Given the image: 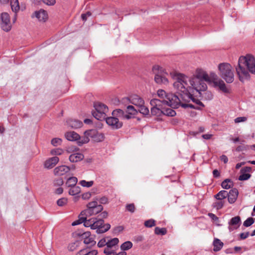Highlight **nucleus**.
Wrapping results in <instances>:
<instances>
[{
  "instance_id": "obj_1",
  "label": "nucleus",
  "mask_w": 255,
  "mask_h": 255,
  "mask_svg": "<svg viewBox=\"0 0 255 255\" xmlns=\"http://www.w3.org/2000/svg\"><path fill=\"white\" fill-rule=\"evenodd\" d=\"M236 69L241 81L249 79L250 77L249 73L255 74V57L251 54L241 56Z\"/></svg>"
},
{
  "instance_id": "obj_2",
  "label": "nucleus",
  "mask_w": 255,
  "mask_h": 255,
  "mask_svg": "<svg viewBox=\"0 0 255 255\" xmlns=\"http://www.w3.org/2000/svg\"><path fill=\"white\" fill-rule=\"evenodd\" d=\"M171 77L175 82L173 87L177 92L180 95L182 99H185V97H192L190 94V90L193 88L190 84V79L187 76L177 72L170 73Z\"/></svg>"
},
{
  "instance_id": "obj_3",
  "label": "nucleus",
  "mask_w": 255,
  "mask_h": 255,
  "mask_svg": "<svg viewBox=\"0 0 255 255\" xmlns=\"http://www.w3.org/2000/svg\"><path fill=\"white\" fill-rule=\"evenodd\" d=\"M190 79L191 86L199 94H201L200 92L205 91L207 89L205 82H210L208 74L201 69H197L195 75Z\"/></svg>"
},
{
  "instance_id": "obj_4",
  "label": "nucleus",
  "mask_w": 255,
  "mask_h": 255,
  "mask_svg": "<svg viewBox=\"0 0 255 255\" xmlns=\"http://www.w3.org/2000/svg\"><path fill=\"white\" fill-rule=\"evenodd\" d=\"M82 222L86 227H90L92 230H97V234H102L108 231L111 227L109 224L104 225V221L102 219H99L96 218H92L87 220V218H82Z\"/></svg>"
},
{
  "instance_id": "obj_5",
  "label": "nucleus",
  "mask_w": 255,
  "mask_h": 255,
  "mask_svg": "<svg viewBox=\"0 0 255 255\" xmlns=\"http://www.w3.org/2000/svg\"><path fill=\"white\" fill-rule=\"evenodd\" d=\"M157 96L160 98L158 99L162 102V104L166 105L173 108H177L181 103L180 98L172 94H167L163 90L160 89L157 92Z\"/></svg>"
},
{
  "instance_id": "obj_6",
  "label": "nucleus",
  "mask_w": 255,
  "mask_h": 255,
  "mask_svg": "<svg viewBox=\"0 0 255 255\" xmlns=\"http://www.w3.org/2000/svg\"><path fill=\"white\" fill-rule=\"evenodd\" d=\"M219 74L227 83H232L234 80L233 68L228 63H222L218 65Z\"/></svg>"
},
{
  "instance_id": "obj_7",
  "label": "nucleus",
  "mask_w": 255,
  "mask_h": 255,
  "mask_svg": "<svg viewBox=\"0 0 255 255\" xmlns=\"http://www.w3.org/2000/svg\"><path fill=\"white\" fill-rule=\"evenodd\" d=\"M91 138L95 142H101L104 140L105 136L104 134L98 132L95 129H90L85 131L84 135L82 139L79 141V145L88 143Z\"/></svg>"
},
{
  "instance_id": "obj_8",
  "label": "nucleus",
  "mask_w": 255,
  "mask_h": 255,
  "mask_svg": "<svg viewBox=\"0 0 255 255\" xmlns=\"http://www.w3.org/2000/svg\"><path fill=\"white\" fill-rule=\"evenodd\" d=\"M94 107L95 111L93 112V116L99 121L105 120L108 112V107L103 103H96L94 104Z\"/></svg>"
},
{
  "instance_id": "obj_9",
  "label": "nucleus",
  "mask_w": 255,
  "mask_h": 255,
  "mask_svg": "<svg viewBox=\"0 0 255 255\" xmlns=\"http://www.w3.org/2000/svg\"><path fill=\"white\" fill-rule=\"evenodd\" d=\"M152 70L155 73L154 81L157 84L167 85L168 83V80L165 76L167 73L162 67L155 65L153 67Z\"/></svg>"
},
{
  "instance_id": "obj_10",
  "label": "nucleus",
  "mask_w": 255,
  "mask_h": 255,
  "mask_svg": "<svg viewBox=\"0 0 255 255\" xmlns=\"http://www.w3.org/2000/svg\"><path fill=\"white\" fill-rule=\"evenodd\" d=\"M103 209V206L94 200L87 204V209L84 212L86 216H90L101 213Z\"/></svg>"
},
{
  "instance_id": "obj_11",
  "label": "nucleus",
  "mask_w": 255,
  "mask_h": 255,
  "mask_svg": "<svg viewBox=\"0 0 255 255\" xmlns=\"http://www.w3.org/2000/svg\"><path fill=\"white\" fill-rule=\"evenodd\" d=\"M162 102H165L162 101ZM150 104L151 106V113L152 115L160 117L163 115V108L164 105L162 104L161 101H158L157 99H153L150 102Z\"/></svg>"
},
{
  "instance_id": "obj_12",
  "label": "nucleus",
  "mask_w": 255,
  "mask_h": 255,
  "mask_svg": "<svg viewBox=\"0 0 255 255\" xmlns=\"http://www.w3.org/2000/svg\"><path fill=\"white\" fill-rule=\"evenodd\" d=\"M0 27L5 32L9 31L12 27L10 20V16L6 12H3L0 16Z\"/></svg>"
},
{
  "instance_id": "obj_13",
  "label": "nucleus",
  "mask_w": 255,
  "mask_h": 255,
  "mask_svg": "<svg viewBox=\"0 0 255 255\" xmlns=\"http://www.w3.org/2000/svg\"><path fill=\"white\" fill-rule=\"evenodd\" d=\"M123 102H126L129 101V102L136 107H141L142 105L144 104V100L137 95H132L130 96L129 97L123 99Z\"/></svg>"
},
{
  "instance_id": "obj_14",
  "label": "nucleus",
  "mask_w": 255,
  "mask_h": 255,
  "mask_svg": "<svg viewBox=\"0 0 255 255\" xmlns=\"http://www.w3.org/2000/svg\"><path fill=\"white\" fill-rule=\"evenodd\" d=\"M183 100L185 101H188L189 100H191L193 102H194L195 104H196V106L193 105L192 104H182V106L183 107L186 108V107H190L191 108L201 110L202 108L204 107V104L198 99H196L194 98L193 95H192V98L191 97H185V99H182Z\"/></svg>"
},
{
  "instance_id": "obj_15",
  "label": "nucleus",
  "mask_w": 255,
  "mask_h": 255,
  "mask_svg": "<svg viewBox=\"0 0 255 255\" xmlns=\"http://www.w3.org/2000/svg\"><path fill=\"white\" fill-rule=\"evenodd\" d=\"M80 239L83 241L85 244L93 246L96 244V241L90 232H85L80 235Z\"/></svg>"
},
{
  "instance_id": "obj_16",
  "label": "nucleus",
  "mask_w": 255,
  "mask_h": 255,
  "mask_svg": "<svg viewBox=\"0 0 255 255\" xmlns=\"http://www.w3.org/2000/svg\"><path fill=\"white\" fill-rule=\"evenodd\" d=\"M107 124L111 127L112 128L116 129L121 128L123 126V123L119 121V119L116 117L106 118Z\"/></svg>"
},
{
  "instance_id": "obj_17",
  "label": "nucleus",
  "mask_w": 255,
  "mask_h": 255,
  "mask_svg": "<svg viewBox=\"0 0 255 255\" xmlns=\"http://www.w3.org/2000/svg\"><path fill=\"white\" fill-rule=\"evenodd\" d=\"M71 170V168L69 166L66 165H61L56 167L54 169V174L56 176H63L66 173H68Z\"/></svg>"
},
{
  "instance_id": "obj_18",
  "label": "nucleus",
  "mask_w": 255,
  "mask_h": 255,
  "mask_svg": "<svg viewBox=\"0 0 255 255\" xmlns=\"http://www.w3.org/2000/svg\"><path fill=\"white\" fill-rule=\"evenodd\" d=\"M241 218L239 216L232 218L229 222V230L230 232L238 229L241 224Z\"/></svg>"
},
{
  "instance_id": "obj_19",
  "label": "nucleus",
  "mask_w": 255,
  "mask_h": 255,
  "mask_svg": "<svg viewBox=\"0 0 255 255\" xmlns=\"http://www.w3.org/2000/svg\"><path fill=\"white\" fill-rule=\"evenodd\" d=\"M65 136L67 140L72 141H77L78 144L79 141L82 138V137H81L77 133L73 131L66 132Z\"/></svg>"
},
{
  "instance_id": "obj_20",
  "label": "nucleus",
  "mask_w": 255,
  "mask_h": 255,
  "mask_svg": "<svg viewBox=\"0 0 255 255\" xmlns=\"http://www.w3.org/2000/svg\"><path fill=\"white\" fill-rule=\"evenodd\" d=\"M228 202L230 204H233L236 202L237 199L239 194L238 190L236 188H234L231 189L229 192H228Z\"/></svg>"
},
{
  "instance_id": "obj_21",
  "label": "nucleus",
  "mask_w": 255,
  "mask_h": 255,
  "mask_svg": "<svg viewBox=\"0 0 255 255\" xmlns=\"http://www.w3.org/2000/svg\"><path fill=\"white\" fill-rule=\"evenodd\" d=\"M34 15L39 21L45 22L48 19L47 13L43 9L36 11Z\"/></svg>"
},
{
  "instance_id": "obj_22",
  "label": "nucleus",
  "mask_w": 255,
  "mask_h": 255,
  "mask_svg": "<svg viewBox=\"0 0 255 255\" xmlns=\"http://www.w3.org/2000/svg\"><path fill=\"white\" fill-rule=\"evenodd\" d=\"M59 158L55 156L50 158L46 160L44 163V166L47 169L53 168L59 162Z\"/></svg>"
},
{
  "instance_id": "obj_23",
  "label": "nucleus",
  "mask_w": 255,
  "mask_h": 255,
  "mask_svg": "<svg viewBox=\"0 0 255 255\" xmlns=\"http://www.w3.org/2000/svg\"><path fill=\"white\" fill-rule=\"evenodd\" d=\"M67 125L73 128H81L83 126V123L78 120L70 119L67 121Z\"/></svg>"
},
{
  "instance_id": "obj_24",
  "label": "nucleus",
  "mask_w": 255,
  "mask_h": 255,
  "mask_svg": "<svg viewBox=\"0 0 255 255\" xmlns=\"http://www.w3.org/2000/svg\"><path fill=\"white\" fill-rule=\"evenodd\" d=\"M214 84L215 86L218 87L223 92L225 93H229V90L227 88L225 82L221 79L214 81Z\"/></svg>"
},
{
  "instance_id": "obj_25",
  "label": "nucleus",
  "mask_w": 255,
  "mask_h": 255,
  "mask_svg": "<svg viewBox=\"0 0 255 255\" xmlns=\"http://www.w3.org/2000/svg\"><path fill=\"white\" fill-rule=\"evenodd\" d=\"M84 158L83 154L80 153H75L71 154L69 156V159L71 162H77L81 161Z\"/></svg>"
},
{
  "instance_id": "obj_26",
  "label": "nucleus",
  "mask_w": 255,
  "mask_h": 255,
  "mask_svg": "<svg viewBox=\"0 0 255 255\" xmlns=\"http://www.w3.org/2000/svg\"><path fill=\"white\" fill-rule=\"evenodd\" d=\"M169 107L168 105H164L163 108V115L169 117H174L176 115V112L172 109L167 107Z\"/></svg>"
},
{
  "instance_id": "obj_27",
  "label": "nucleus",
  "mask_w": 255,
  "mask_h": 255,
  "mask_svg": "<svg viewBox=\"0 0 255 255\" xmlns=\"http://www.w3.org/2000/svg\"><path fill=\"white\" fill-rule=\"evenodd\" d=\"M213 245L214 246V251L218 252L222 249V248L223 247L224 244L219 239H215L213 243Z\"/></svg>"
},
{
  "instance_id": "obj_28",
  "label": "nucleus",
  "mask_w": 255,
  "mask_h": 255,
  "mask_svg": "<svg viewBox=\"0 0 255 255\" xmlns=\"http://www.w3.org/2000/svg\"><path fill=\"white\" fill-rule=\"evenodd\" d=\"M112 114L114 116H117L118 115H122L123 116V117L126 119H130L132 117V115H130L128 113L125 114L123 111L121 109H117L116 110H114Z\"/></svg>"
},
{
  "instance_id": "obj_29",
  "label": "nucleus",
  "mask_w": 255,
  "mask_h": 255,
  "mask_svg": "<svg viewBox=\"0 0 255 255\" xmlns=\"http://www.w3.org/2000/svg\"><path fill=\"white\" fill-rule=\"evenodd\" d=\"M12 10L15 13H17L20 9V6L18 0H11L10 2Z\"/></svg>"
},
{
  "instance_id": "obj_30",
  "label": "nucleus",
  "mask_w": 255,
  "mask_h": 255,
  "mask_svg": "<svg viewBox=\"0 0 255 255\" xmlns=\"http://www.w3.org/2000/svg\"><path fill=\"white\" fill-rule=\"evenodd\" d=\"M228 195V192L227 191L222 190L215 195V198L217 200H223V199L227 197Z\"/></svg>"
},
{
  "instance_id": "obj_31",
  "label": "nucleus",
  "mask_w": 255,
  "mask_h": 255,
  "mask_svg": "<svg viewBox=\"0 0 255 255\" xmlns=\"http://www.w3.org/2000/svg\"><path fill=\"white\" fill-rule=\"evenodd\" d=\"M78 181L76 177H70L68 178L66 184L68 187L75 186Z\"/></svg>"
},
{
  "instance_id": "obj_32",
  "label": "nucleus",
  "mask_w": 255,
  "mask_h": 255,
  "mask_svg": "<svg viewBox=\"0 0 255 255\" xmlns=\"http://www.w3.org/2000/svg\"><path fill=\"white\" fill-rule=\"evenodd\" d=\"M233 185V182L229 179H226L222 182L221 186L223 188L228 189Z\"/></svg>"
},
{
  "instance_id": "obj_33",
  "label": "nucleus",
  "mask_w": 255,
  "mask_h": 255,
  "mask_svg": "<svg viewBox=\"0 0 255 255\" xmlns=\"http://www.w3.org/2000/svg\"><path fill=\"white\" fill-rule=\"evenodd\" d=\"M119 243V239L117 238L112 239L111 240H109L108 238H107V246L108 247H111L112 248H116V246Z\"/></svg>"
},
{
  "instance_id": "obj_34",
  "label": "nucleus",
  "mask_w": 255,
  "mask_h": 255,
  "mask_svg": "<svg viewBox=\"0 0 255 255\" xmlns=\"http://www.w3.org/2000/svg\"><path fill=\"white\" fill-rule=\"evenodd\" d=\"M225 204L224 200H217L216 201L213 203L212 206L217 210L221 209L223 208Z\"/></svg>"
},
{
  "instance_id": "obj_35",
  "label": "nucleus",
  "mask_w": 255,
  "mask_h": 255,
  "mask_svg": "<svg viewBox=\"0 0 255 255\" xmlns=\"http://www.w3.org/2000/svg\"><path fill=\"white\" fill-rule=\"evenodd\" d=\"M81 191L80 187L79 186L71 187L69 191V194L71 195H76L78 194Z\"/></svg>"
},
{
  "instance_id": "obj_36",
  "label": "nucleus",
  "mask_w": 255,
  "mask_h": 255,
  "mask_svg": "<svg viewBox=\"0 0 255 255\" xmlns=\"http://www.w3.org/2000/svg\"><path fill=\"white\" fill-rule=\"evenodd\" d=\"M132 247V243L130 241H127L124 243L121 246L122 250H128Z\"/></svg>"
},
{
  "instance_id": "obj_37",
  "label": "nucleus",
  "mask_w": 255,
  "mask_h": 255,
  "mask_svg": "<svg viewBox=\"0 0 255 255\" xmlns=\"http://www.w3.org/2000/svg\"><path fill=\"white\" fill-rule=\"evenodd\" d=\"M127 113L130 115L134 116L135 115L137 111L134 108V107L132 106L129 105L127 107Z\"/></svg>"
},
{
  "instance_id": "obj_38",
  "label": "nucleus",
  "mask_w": 255,
  "mask_h": 255,
  "mask_svg": "<svg viewBox=\"0 0 255 255\" xmlns=\"http://www.w3.org/2000/svg\"><path fill=\"white\" fill-rule=\"evenodd\" d=\"M80 243L79 241H76L74 243L70 244L68 246V249L70 251H74L76 250L80 246Z\"/></svg>"
},
{
  "instance_id": "obj_39",
  "label": "nucleus",
  "mask_w": 255,
  "mask_h": 255,
  "mask_svg": "<svg viewBox=\"0 0 255 255\" xmlns=\"http://www.w3.org/2000/svg\"><path fill=\"white\" fill-rule=\"evenodd\" d=\"M138 111L144 115H147L149 113V111L146 107L144 106V104L142 105L141 107H138Z\"/></svg>"
},
{
  "instance_id": "obj_40",
  "label": "nucleus",
  "mask_w": 255,
  "mask_h": 255,
  "mask_svg": "<svg viewBox=\"0 0 255 255\" xmlns=\"http://www.w3.org/2000/svg\"><path fill=\"white\" fill-rule=\"evenodd\" d=\"M64 151L61 148H55L51 150L50 153L53 155H60L63 154Z\"/></svg>"
},
{
  "instance_id": "obj_41",
  "label": "nucleus",
  "mask_w": 255,
  "mask_h": 255,
  "mask_svg": "<svg viewBox=\"0 0 255 255\" xmlns=\"http://www.w3.org/2000/svg\"><path fill=\"white\" fill-rule=\"evenodd\" d=\"M255 222V219L252 218V217H250V218H248L246 220H245L244 222V226L245 227H248L250 226H251L252 225H253L254 224Z\"/></svg>"
},
{
  "instance_id": "obj_42",
  "label": "nucleus",
  "mask_w": 255,
  "mask_h": 255,
  "mask_svg": "<svg viewBox=\"0 0 255 255\" xmlns=\"http://www.w3.org/2000/svg\"><path fill=\"white\" fill-rule=\"evenodd\" d=\"M94 200L97 201L98 202H99V203L102 204H106L108 203V199L105 196H103L101 198L96 197Z\"/></svg>"
},
{
  "instance_id": "obj_43",
  "label": "nucleus",
  "mask_w": 255,
  "mask_h": 255,
  "mask_svg": "<svg viewBox=\"0 0 255 255\" xmlns=\"http://www.w3.org/2000/svg\"><path fill=\"white\" fill-rule=\"evenodd\" d=\"M154 232L157 235L161 234L164 235L166 233V230L165 228L156 227L154 230Z\"/></svg>"
},
{
  "instance_id": "obj_44",
  "label": "nucleus",
  "mask_w": 255,
  "mask_h": 255,
  "mask_svg": "<svg viewBox=\"0 0 255 255\" xmlns=\"http://www.w3.org/2000/svg\"><path fill=\"white\" fill-rule=\"evenodd\" d=\"M93 181H86V180H81L80 182V184L83 187H90L93 185Z\"/></svg>"
},
{
  "instance_id": "obj_45",
  "label": "nucleus",
  "mask_w": 255,
  "mask_h": 255,
  "mask_svg": "<svg viewBox=\"0 0 255 255\" xmlns=\"http://www.w3.org/2000/svg\"><path fill=\"white\" fill-rule=\"evenodd\" d=\"M67 203V199L66 198H62L57 201L58 206L62 207L66 205Z\"/></svg>"
},
{
  "instance_id": "obj_46",
  "label": "nucleus",
  "mask_w": 255,
  "mask_h": 255,
  "mask_svg": "<svg viewBox=\"0 0 255 255\" xmlns=\"http://www.w3.org/2000/svg\"><path fill=\"white\" fill-rule=\"evenodd\" d=\"M155 220L149 219L144 222V226L148 228H151L155 225Z\"/></svg>"
},
{
  "instance_id": "obj_47",
  "label": "nucleus",
  "mask_w": 255,
  "mask_h": 255,
  "mask_svg": "<svg viewBox=\"0 0 255 255\" xmlns=\"http://www.w3.org/2000/svg\"><path fill=\"white\" fill-rule=\"evenodd\" d=\"M51 143L53 146H57L61 144L62 139L59 138H54L51 140Z\"/></svg>"
},
{
  "instance_id": "obj_48",
  "label": "nucleus",
  "mask_w": 255,
  "mask_h": 255,
  "mask_svg": "<svg viewBox=\"0 0 255 255\" xmlns=\"http://www.w3.org/2000/svg\"><path fill=\"white\" fill-rule=\"evenodd\" d=\"M241 175L239 177V180L241 181H244V180H247L249 179L251 175L249 173H241Z\"/></svg>"
},
{
  "instance_id": "obj_49",
  "label": "nucleus",
  "mask_w": 255,
  "mask_h": 255,
  "mask_svg": "<svg viewBox=\"0 0 255 255\" xmlns=\"http://www.w3.org/2000/svg\"><path fill=\"white\" fill-rule=\"evenodd\" d=\"M64 182L62 178H58L54 180L53 184L55 186H60L63 185Z\"/></svg>"
},
{
  "instance_id": "obj_50",
  "label": "nucleus",
  "mask_w": 255,
  "mask_h": 255,
  "mask_svg": "<svg viewBox=\"0 0 255 255\" xmlns=\"http://www.w3.org/2000/svg\"><path fill=\"white\" fill-rule=\"evenodd\" d=\"M107 238L101 239L98 243V246L99 248H102L105 246H107Z\"/></svg>"
},
{
  "instance_id": "obj_51",
  "label": "nucleus",
  "mask_w": 255,
  "mask_h": 255,
  "mask_svg": "<svg viewBox=\"0 0 255 255\" xmlns=\"http://www.w3.org/2000/svg\"><path fill=\"white\" fill-rule=\"evenodd\" d=\"M247 120V118L245 117H240L236 118L234 120L235 123L236 124L241 122H245Z\"/></svg>"
},
{
  "instance_id": "obj_52",
  "label": "nucleus",
  "mask_w": 255,
  "mask_h": 255,
  "mask_svg": "<svg viewBox=\"0 0 255 255\" xmlns=\"http://www.w3.org/2000/svg\"><path fill=\"white\" fill-rule=\"evenodd\" d=\"M97 254L98 252L96 250H90L86 249L84 255H97Z\"/></svg>"
},
{
  "instance_id": "obj_53",
  "label": "nucleus",
  "mask_w": 255,
  "mask_h": 255,
  "mask_svg": "<svg viewBox=\"0 0 255 255\" xmlns=\"http://www.w3.org/2000/svg\"><path fill=\"white\" fill-rule=\"evenodd\" d=\"M209 76L210 79H212L213 80V82L215 81H217L220 79L218 78L217 75L214 72L210 73V75H209Z\"/></svg>"
},
{
  "instance_id": "obj_54",
  "label": "nucleus",
  "mask_w": 255,
  "mask_h": 255,
  "mask_svg": "<svg viewBox=\"0 0 255 255\" xmlns=\"http://www.w3.org/2000/svg\"><path fill=\"white\" fill-rule=\"evenodd\" d=\"M126 208L130 212L133 213L134 211L135 208L133 204H130L127 205Z\"/></svg>"
},
{
  "instance_id": "obj_55",
  "label": "nucleus",
  "mask_w": 255,
  "mask_h": 255,
  "mask_svg": "<svg viewBox=\"0 0 255 255\" xmlns=\"http://www.w3.org/2000/svg\"><path fill=\"white\" fill-rule=\"evenodd\" d=\"M205 98L208 100H210L213 98V94L211 92L207 91L205 93Z\"/></svg>"
},
{
  "instance_id": "obj_56",
  "label": "nucleus",
  "mask_w": 255,
  "mask_h": 255,
  "mask_svg": "<svg viewBox=\"0 0 255 255\" xmlns=\"http://www.w3.org/2000/svg\"><path fill=\"white\" fill-rule=\"evenodd\" d=\"M43 1L44 3L48 5H53L56 2L55 0H43Z\"/></svg>"
},
{
  "instance_id": "obj_57",
  "label": "nucleus",
  "mask_w": 255,
  "mask_h": 255,
  "mask_svg": "<svg viewBox=\"0 0 255 255\" xmlns=\"http://www.w3.org/2000/svg\"><path fill=\"white\" fill-rule=\"evenodd\" d=\"M251 167L247 166L242 168V169L241 170V172L247 173V172H251Z\"/></svg>"
},
{
  "instance_id": "obj_58",
  "label": "nucleus",
  "mask_w": 255,
  "mask_h": 255,
  "mask_svg": "<svg viewBox=\"0 0 255 255\" xmlns=\"http://www.w3.org/2000/svg\"><path fill=\"white\" fill-rule=\"evenodd\" d=\"M108 213L107 212H106V211L101 212V214L99 215V216L101 218L100 219L103 220V219H106L108 217Z\"/></svg>"
},
{
  "instance_id": "obj_59",
  "label": "nucleus",
  "mask_w": 255,
  "mask_h": 255,
  "mask_svg": "<svg viewBox=\"0 0 255 255\" xmlns=\"http://www.w3.org/2000/svg\"><path fill=\"white\" fill-rule=\"evenodd\" d=\"M91 15L90 12H87L86 13L82 14L81 15V17L84 21H86L87 20V17L90 16Z\"/></svg>"
},
{
  "instance_id": "obj_60",
  "label": "nucleus",
  "mask_w": 255,
  "mask_h": 255,
  "mask_svg": "<svg viewBox=\"0 0 255 255\" xmlns=\"http://www.w3.org/2000/svg\"><path fill=\"white\" fill-rule=\"evenodd\" d=\"M213 136V134L211 133H207V134H204L202 135V137L205 139H210L212 136Z\"/></svg>"
},
{
  "instance_id": "obj_61",
  "label": "nucleus",
  "mask_w": 255,
  "mask_h": 255,
  "mask_svg": "<svg viewBox=\"0 0 255 255\" xmlns=\"http://www.w3.org/2000/svg\"><path fill=\"white\" fill-rule=\"evenodd\" d=\"M249 236V233H242L240 234V238L241 239L244 240L247 238Z\"/></svg>"
},
{
  "instance_id": "obj_62",
  "label": "nucleus",
  "mask_w": 255,
  "mask_h": 255,
  "mask_svg": "<svg viewBox=\"0 0 255 255\" xmlns=\"http://www.w3.org/2000/svg\"><path fill=\"white\" fill-rule=\"evenodd\" d=\"M91 193L89 192L85 193L82 195V198L84 200L88 199L91 197Z\"/></svg>"
},
{
  "instance_id": "obj_63",
  "label": "nucleus",
  "mask_w": 255,
  "mask_h": 255,
  "mask_svg": "<svg viewBox=\"0 0 255 255\" xmlns=\"http://www.w3.org/2000/svg\"><path fill=\"white\" fill-rule=\"evenodd\" d=\"M220 159L224 162V163H227L228 161V158L225 155H222L220 157Z\"/></svg>"
},
{
  "instance_id": "obj_64",
  "label": "nucleus",
  "mask_w": 255,
  "mask_h": 255,
  "mask_svg": "<svg viewBox=\"0 0 255 255\" xmlns=\"http://www.w3.org/2000/svg\"><path fill=\"white\" fill-rule=\"evenodd\" d=\"M213 174L214 177L218 178L220 176V173L217 169H215L213 171Z\"/></svg>"
}]
</instances>
